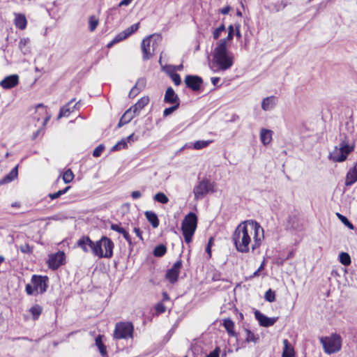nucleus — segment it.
<instances>
[{
  "label": "nucleus",
  "mask_w": 357,
  "mask_h": 357,
  "mask_svg": "<svg viewBox=\"0 0 357 357\" xmlns=\"http://www.w3.org/2000/svg\"><path fill=\"white\" fill-rule=\"evenodd\" d=\"M212 56L211 68L215 73L225 71L234 64V54L229 51L227 45H225V40L217 43Z\"/></svg>",
  "instance_id": "f03ea898"
},
{
  "label": "nucleus",
  "mask_w": 357,
  "mask_h": 357,
  "mask_svg": "<svg viewBox=\"0 0 357 357\" xmlns=\"http://www.w3.org/2000/svg\"><path fill=\"white\" fill-rule=\"evenodd\" d=\"M145 217L149 223L152 225L153 228H156L159 225V220L158 215L155 213L147 211L144 213Z\"/></svg>",
  "instance_id": "cd10ccee"
},
{
  "label": "nucleus",
  "mask_w": 357,
  "mask_h": 357,
  "mask_svg": "<svg viewBox=\"0 0 357 357\" xmlns=\"http://www.w3.org/2000/svg\"><path fill=\"white\" fill-rule=\"evenodd\" d=\"M137 114L134 112V110L130 107L121 116L123 120H125L126 122L129 123L136 115Z\"/></svg>",
  "instance_id": "58836bf2"
},
{
  "label": "nucleus",
  "mask_w": 357,
  "mask_h": 357,
  "mask_svg": "<svg viewBox=\"0 0 357 357\" xmlns=\"http://www.w3.org/2000/svg\"><path fill=\"white\" fill-rule=\"evenodd\" d=\"M220 351V348L216 347L213 351L210 352V354L206 357H219Z\"/></svg>",
  "instance_id": "864d4df0"
},
{
  "label": "nucleus",
  "mask_w": 357,
  "mask_h": 357,
  "mask_svg": "<svg viewBox=\"0 0 357 357\" xmlns=\"http://www.w3.org/2000/svg\"><path fill=\"white\" fill-rule=\"evenodd\" d=\"M141 49L143 54V60L146 61L152 56L153 53L151 51V36L146 37L142 40Z\"/></svg>",
  "instance_id": "dca6fc26"
},
{
  "label": "nucleus",
  "mask_w": 357,
  "mask_h": 357,
  "mask_svg": "<svg viewBox=\"0 0 357 357\" xmlns=\"http://www.w3.org/2000/svg\"><path fill=\"white\" fill-rule=\"evenodd\" d=\"M166 252H167L166 246L163 244H160L154 248V250L153 251V254L155 257H161L163 255H165Z\"/></svg>",
  "instance_id": "72a5a7b5"
},
{
  "label": "nucleus",
  "mask_w": 357,
  "mask_h": 357,
  "mask_svg": "<svg viewBox=\"0 0 357 357\" xmlns=\"http://www.w3.org/2000/svg\"><path fill=\"white\" fill-rule=\"evenodd\" d=\"M283 344H284V348H283L282 357H294L295 356L294 349L293 347L291 346V344L288 341V340L284 339L283 340Z\"/></svg>",
  "instance_id": "393cba45"
},
{
  "label": "nucleus",
  "mask_w": 357,
  "mask_h": 357,
  "mask_svg": "<svg viewBox=\"0 0 357 357\" xmlns=\"http://www.w3.org/2000/svg\"><path fill=\"white\" fill-rule=\"evenodd\" d=\"M236 36L238 38L241 37V31H240V24H238L236 25Z\"/></svg>",
  "instance_id": "0e129e2a"
},
{
  "label": "nucleus",
  "mask_w": 357,
  "mask_h": 357,
  "mask_svg": "<svg viewBox=\"0 0 357 357\" xmlns=\"http://www.w3.org/2000/svg\"><path fill=\"white\" fill-rule=\"evenodd\" d=\"M211 80L212 84L214 86H216L220 81V77H211Z\"/></svg>",
  "instance_id": "69168bd1"
},
{
  "label": "nucleus",
  "mask_w": 357,
  "mask_h": 357,
  "mask_svg": "<svg viewBox=\"0 0 357 357\" xmlns=\"http://www.w3.org/2000/svg\"><path fill=\"white\" fill-rule=\"evenodd\" d=\"M340 261L344 266H349L351 264V257L347 252H341L339 255Z\"/></svg>",
  "instance_id": "c9c22d12"
},
{
  "label": "nucleus",
  "mask_w": 357,
  "mask_h": 357,
  "mask_svg": "<svg viewBox=\"0 0 357 357\" xmlns=\"http://www.w3.org/2000/svg\"><path fill=\"white\" fill-rule=\"evenodd\" d=\"M75 99H72L70 100L67 104H66L64 106H63L59 112L58 118L60 119L63 116H68L70 113L74 112V110L79 109V102H77L74 105L73 107H70L71 104L73 102Z\"/></svg>",
  "instance_id": "6ab92c4d"
},
{
  "label": "nucleus",
  "mask_w": 357,
  "mask_h": 357,
  "mask_svg": "<svg viewBox=\"0 0 357 357\" xmlns=\"http://www.w3.org/2000/svg\"><path fill=\"white\" fill-rule=\"evenodd\" d=\"M70 188V186H67L65 188H63V190H60L59 191L61 193V195L66 194Z\"/></svg>",
  "instance_id": "774afa93"
},
{
  "label": "nucleus",
  "mask_w": 357,
  "mask_h": 357,
  "mask_svg": "<svg viewBox=\"0 0 357 357\" xmlns=\"http://www.w3.org/2000/svg\"><path fill=\"white\" fill-rule=\"evenodd\" d=\"M134 326L131 322L117 323L114 331V338L116 340L127 339L133 337Z\"/></svg>",
  "instance_id": "423d86ee"
},
{
  "label": "nucleus",
  "mask_w": 357,
  "mask_h": 357,
  "mask_svg": "<svg viewBox=\"0 0 357 357\" xmlns=\"http://www.w3.org/2000/svg\"><path fill=\"white\" fill-rule=\"evenodd\" d=\"M179 104L173 105L172 107L165 109V110L163 111V116L166 117L170 115L172 113L176 111L179 107Z\"/></svg>",
  "instance_id": "de8ad7c7"
},
{
  "label": "nucleus",
  "mask_w": 357,
  "mask_h": 357,
  "mask_svg": "<svg viewBox=\"0 0 357 357\" xmlns=\"http://www.w3.org/2000/svg\"><path fill=\"white\" fill-rule=\"evenodd\" d=\"M48 278L47 276L33 275L31 282L34 286L36 294H43L47 291Z\"/></svg>",
  "instance_id": "9d476101"
},
{
  "label": "nucleus",
  "mask_w": 357,
  "mask_h": 357,
  "mask_svg": "<svg viewBox=\"0 0 357 357\" xmlns=\"http://www.w3.org/2000/svg\"><path fill=\"white\" fill-rule=\"evenodd\" d=\"M166 68L176 69L178 70H181L183 69V66L182 64H180L177 66H166L163 67V70H165Z\"/></svg>",
  "instance_id": "680f3d73"
},
{
  "label": "nucleus",
  "mask_w": 357,
  "mask_h": 357,
  "mask_svg": "<svg viewBox=\"0 0 357 357\" xmlns=\"http://www.w3.org/2000/svg\"><path fill=\"white\" fill-rule=\"evenodd\" d=\"M17 175L18 165L13 168V169L7 175H6L2 179L0 180V185L10 183L17 177Z\"/></svg>",
  "instance_id": "412c9836"
},
{
  "label": "nucleus",
  "mask_w": 357,
  "mask_h": 357,
  "mask_svg": "<svg viewBox=\"0 0 357 357\" xmlns=\"http://www.w3.org/2000/svg\"><path fill=\"white\" fill-rule=\"evenodd\" d=\"M20 250L23 253L29 254L32 252V248L26 243L20 246Z\"/></svg>",
  "instance_id": "3c124183"
},
{
  "label": "nucleus",
  "mask_w": 357,
  "mask_h": 357,
  "mask_svg": "<svg viewBox=\"0 0 357 357\" xmlns=\"http://www.w3.org/2000/svg\"><path fill=\"white\" fill-rule=\"evenodd\" d=\"M73 178H74V174L70 169L66 170L63 174V180L65 183H69L70 182H71L73 181Z\"/></svg>",
  "instance_id": "79ce46f5"
},
{
  "label": "nucleus",
  "mask_w": 357,
  "mask_h": 357,
  "mask_svg": "<svg viewBox=\"0 0 357 357\" xmlns=\"http://www.w3.org/2000/svg\"><path fill=\"white\" fill-rule=\"evenodd\" d=\"M110 228L112 230L117 231L119 234H121L123 235V238L126 240V241L128 243V244L130 245H131L132 244L131 237H130L129 233L125 229L120 227L117 224H112Z\"/></svg>",
  "instance_id": "5701e85b"
},
{
  "label": "nucleus",
  "mask_w": 357,
  "mask_h": 357,
  "mask_svg": "<svg viewBox=\"0 0 357 357\" xmlns=\"http://www.w3.org/2000/svg\"><path fill=\"white\" fill-rule=\"evenodd\" d=\"M211 142L212 141L211 140H198L194 143L193 148L196 150H199L208 146Z\"/></svg>",
  "instance_id": "e433bc0d"
},
{
  "label": "nucleus",
  "mask_w": 357,
  "mask_h": 357,
  "mask_svg": "<svg viewBox=\"0 0 357 357\" xmlns=\"http://www.w3.org/2000/svg\"><path fill=\"white\" fill-rule=\"evenodd\" d=\"M234 34V26L230 24L228 27V35L227 38L220 39V40H225V45H227L228 41H230L233 39Z\"/></svg>",
  "instance_id": "a19ab883"
},
{
  "label": "nucleus",
  "mask_w": 357,
  "mask_h": 357,
  "mask_svg": "<svg viewBox=\"0 0 357 357\" xmlns=\"http://www.w3.org/2000/svg\"><path fill=\"white\" fill-rule=\"evenodd\" d=\"M29 43H30V40L29 38H21L20 40L19 48L24 54H26L30 52V48L29 46Z\"/></svg>",
  "instance_id": "2f4dec72"
},
{
  "label": "nucleus",
  "mask_w": 357,
  "mask_h": 357,
  "mask_svg": "<svg viewBox=\"0 0 357 357\" xmlns=\"http://www.w3.org/2000/svg\"><path fill=\"white\" fill-rule=\"evenodd\" d=\"M19 83V77L17 75H11L6 77L1 82L0 85L6 89H11Z\"/></svg>",
  "instance_id": "a211bd4d"
},
{
  "label": "nucleus",
  "mask_w": 357,
  "mask_h": 357,
  "mask_svg": "<svg viewBox=\"0 0 357 357\" xmlns=\"http://www.w3.org/2000/svg\"><path fill=\"white\" fill-rule=\"evenodd\" d=\"M65 259V255L63 252H58L56 254L50 255L48 259L49 267L53 270L57 269Z\"/></svg>",
  "instance_id": "4468645a"
},
{
  "label": "nucleus",
  "mask_w": 357,
  "mask_h": 357,
  "mask_svg": "<svg viewBox=\"0 0 357 357\" xmlns=\"http://www.w3.org/2000/svg\"><path fill=\"white\" fill-rule=\"evenodd\" d=\"M100 245V252L103 256H100L99 253L98 255H94L95 256H97L99 258L107 259H109L113 256V249L114 245L110 238H107V236H102L99 241L96 242L95 245Z\"/></svg>",
  "instance_id": "0eeeda50"
},
{
  "label": "nucleus",
  "mask_w": 357,
  "mask_h": 357,
  "mask_svg": "<svg viewBox=\"0 0 357 357\" xmlns=\"http://www.w3.org/2000/svg\"><path fill=\"white\" fill-rule=\"evenodd\" d=\"M105 149V146L103 144H100L98 145L94 150H93V155L96 158L97 157H99L102 152L104 151Z\"/></svg>",
  "instance_id": "8fccbe9b"
},
{
  "label": "nucleus",
  "mask_w": 357,
  "mask_h": 357,
  "mask_svg": "<svg viewBox=\"0 0 357 357\" xmlns=\"http://www.w3.org/2000/svg\"><path fill=\"white\" fill-rule=\"evenodd\" d=\"M255 233L252 250L259 248L261 245V237L264 236V229L255 220H248L240 223L232 235V240L236 250L242 253L249 252L251 238L250 234Z\"/></svg>",
  "instance_id": "f257e3e1"
},
{
  "label": "nucleus",
  "mask_w": 357,
  "mask_h": 357,
  "mask_svg": "<svg viewBox=\"0 0 357 357\" xmlns=\"http://www.w3.org/2000/svg\"><path fill=\"white\" fill-rule=\"evenodd\" d=\"M96 345L98 348V350L102 357L107 356V348L102 342V335H98L95 340Z\"/></svg>",
  "instance_id": "7c9ffc66"
},
{
  "label": "nucleus",
  "mask_w": 357,
  "mask_h": 357,
  "mask_svg": "<svg viewBox=\"0 0 357 357\" xmlns=\"http://www.w3.org/2000/svg\"><path fill=\"white\" fill-rule=\"evenodd\" d=\"M246 333L245 342H254L256 343L259 340L258 335H255L250 329L245 328Z\"/></svg>",
  "instance_id": "f704fd0d"
},
{
  "label": "nucleus",
  "mask_w": 357,
  "mask_h": 357,
  "mask_svg": "<svg viewBox=\"0 0 357 357\" xmlns=\"http://www.w3.org/2000/svg\"><path fill=\"white\" fill-rule=\"evenodd\" d=\"M222 326H224L229 336H237V334L234 331V322L230 318L223 319Z\"/></svg>",
  "instance_id": "4be33fe9"
},
{
  "label": "nucleus",
  "mask_w": 357,
  "mask_h": 357,
  "mask_svg": "<svg viewBox=\"0 0 357 357\" xmlns=\"http://www.w3.org/2000/svg\"><path fill=\"white\" fill-rule=\"evenodd\" d=\"M197 216L193 212H190L186 215L181 223V230L187 243L192 241V236L197 227Z\"/></svg>",
  "instance_id": "7ed1b4c3"
},
{
  "label": "nucleus",
  "mask_w": 357,
  "mask_h": 357,
  "mask_svg": "<svg viewBox=\"0 0 357 357\" xmlns=\"http://www.w3.org/2000/svg\"><path fill=\"white\" fill-rule=\"evenodd\" d=\"M126 123H128L126 122L125 120H123V118L121 117L120 121H119V122L118 123V127L121 128V126H123V125H125Z\"/></svg>",
  "instance_id": "338daca9"
},
{
  "label": "nucleus",
  "mask_w": 357,
  "mask_h": 357,
  "mask_svg": "<svg viewBox=\"0 0 357 357\" xmlns=\"http://www.w3.org/2000/svg\"><path fill=\"white\" fill-rule=\"evenodd\" d=\"M275 97L274 96H270L267 97L266 98H264L261 102V108L264 111H270L275 105V102H274Z\"/></svg>",
  "instance_id": "c756f323"
},
{
  "label": "nucleus",
  "mask_w": 357,
  "mask_h": 357,
  "mask_svg": "<svg viewBox=\"0 0 357 357\" xmlns=\"http://www.w3.org/2000/svg\"><path fill=\"white\" fill-rule=\"evenodd\" d=\"M154 200L161 204H167L169 202V198L163 192H158L154 195Z\"/></svg>",
  "instance_id": "4c0bfd02"
},
{
  "label": "nucleus",
  "mask_w": 357,
  "mask_h": 357,
  "mask_svg": "<svg viewBox=\"0 0 357 357\" xmlns=\"http://www.w3.org/2000/svg\"><path fill=\"white\" fill-rule=\"evenodd\" d=\"M182 267V261L177 260L172 266L168 269L165 274V278L171 283L174 284L178 281L181 268Z\"/></svg>",
  "instance_id": "1a4fd4ad"
},
{
  "label": "nucleus",
  "mask_w": 357,
  "mask_h": 357,
  "mask_svg": "<svg viewBox=\"0 0 357 357\" xmlns=\"http://www.w3.org/2000/svg\"><path fill=\"white\" fill-rule=\"evenodd\" d=\"M255 317L259 321V325L263 327L272 326L278 320V317H268L259 310H255Z\"/></svg>",
  "instance_id": "ddd939ff"
},
{
  "label": "nucleus",
  "mask_w": 357,
  "mask_h": 357,
  "mask_svg": "<svg viewBox=\"0 0 357 357\" xmlns=\"http://www.w3.org/2000/svg\"><path fill=\"white\" fill-rule=\"evenodd\" d=\"M96 242H93L88 236H82L77 242V247L80 248L84 252H88L91 250L93 255H98L103 256L100 252L99 245H96Z\"/></svg>",
  "instance_id": "6e6552de"
},
{
  "label": "nucleus",
  "mask_w": 357,
  "mask_h": 357,
  "mask_svg": "<svg viewBox=\"0 0 357 357\" xmlns=\"http://www.w3.org/2000/svg\"><path fill=\"white\" fill-rule=\"evenodd\" d=\"M320 342L324 351L328 354L337 353L342 348V337L337 333L332 334L330 337H321Z\"/></svg>",
  "instance_id": "39448f33"
},
{
  "label": "nucleus",
  "mask_w": 357,
  "mask_h": 357,
  "mask_svg": "<svg viewBox=\"0 0 357 357\" xmlns=\"http://www.w3.org/2000/svg\"><path fill=\"white\" fill-rule=\"evenodd\" d=\"M203 82V79L198 75H187L185 77L186 86L194 91H199Z\"/></svg>",
  "instance_id": "f8f14e48"
},
{
  "label": "nucleus",
  "mask_w": 357,
  "mask_h": 357,
  "mask_svg": "<svg viewBox=\"0 0 357 357\" xmlns=\"http://www.w3.org/2000/svg\"><path fill=\"white\" fill-rule=\"evenodd\" d=\"M164 102L172 105H180L178 95L172 87H168L165 91Z\"/></svg>",
  "instance_id": "f3484780"
},
{
  "label": "nucleus",
  "mask_w": 357,
  "mask_h": 357,
  "mask_svg": "<svg viewBox=\"0 0 357 357\" xmlns=\"http://www.w3.org/2000/svg\"><path fill=\"white\" fill-rule=\"evenodd\" d=\"M141 196H142V194H141V192H140L139 191H138V190L133 191V192H132V193H131V197H132V199H139V198H140V197H141Z\"/></svg>",
  "instance_id": "13d9d810"
},
{
  "label": "nucleus",
  "mask_w": 357,
  "mask_h": 357,
  "mask_svg": "<svg viewBox=\"0 0 357 357\" xmlns=\"http://www.w3.org/2000/svg\"><path fill=\"white\" fill-rule=\"evenodd\" d=\"M146 84V80L144 78H140L137 80L135 85L131 89L129 93L130 98L135 97L139 91L144 87Z\"/></svg>",
  "instance_id": "b1692460"
},
{
  "label": "nucleus",
  "mask_w": 357,
  "mask_h": 357,
  "mask_svg": "<svg viewBox=\"0 0 357 357\" xmlns=\"http://www.w3.org/2000/svg\"><path fill=\"white\" fill-rule=\"evenodd\" d=\"M126 146H127L126 139H124V138H123L112 148V151H119V150H121V149L126 148Z\"/></svg>",
  "instance_id": "c03bdc74"
},
{
  "label": "nucleus",
  "mask_w": 357,
  "mask_h": 357,
  "mask_svg": "<svg viewBox=\"0 0 357 357\" xmlns=\"http://www.w3.org/2000/svg\"><path fill=\"white\" fill-rule=\"evenodd\" d=\"M354 149L353 145H349L343 140L339 146H335L334 150L329 153L328 158L335 162H342L347 158L348 155Z\"/></svg>",
  "instance_id": "20e7f679"
},
{
  "label": "nucleus",
  "mask_w": 357,
  "mask_h": 357,
  "mask_svg": "<svg viewBox=\"0 0 357 357\" xmlns=\"http://www.w3.org/2000/svg\"><path fill=\"white\" fill-rule=\"evenodd\" d=\"M15 25L17 28H18L20 30H24L26 27L27 21L26 19V17L23 14H15Z\"/></svg>",
  "instance_id": "bb28decb"
},
{
  "label": "nucleus",
  "mask_w": 357,
  "mask_h": 357,
  "mask_svg": "<svg viewBox=\"0 0 357 357\" xmlns=\"http://www.w3.org/2000/svg\"><path fill=\"white\" fill-rule=\"evenodd\" d=\"M132 0H122L119 3V7H121V6H128L129 5L131 1Z\"/></svg>",
  "instance_id": "e2e57ef3"
},
{
  "label": "nucleus",
  "mask_w": 357,
  "mask_h": 357,
  "mask_svg": "<svg viewBox=\"0 0 357 357\" xmlns=\"http://www.w3.org/2000/svg\"><path fill=\"white\" fill-rule=\"evenodd\" d=\"M137 137H135V135L132 133L131 135H130L128 137L124 138V139H126V142H134L135 140H137Z\"/></svg>",
  "instance_id": "bf43d9fd"
},
{
  "label": "nucleus",
  "mask_w": 357,
  "mask_h": 357,
  "mask_svg": "<svg viewBox=\"0 0 357 357\" xmlns=\"http://www.w3.org/2000/svg\"><path fill=\"white\" fill-rule=\"evenodd\" d=\"M211 183L208 180H203L194 188L193 192L196 199L202 198L211 189Z\"/></svg>",
  "instance_id": "9b49d317"
},
{
  "label": "nucleus",
  "mask_w": 357,
  "mask_h": 357,
  "mask_svg": "<svg viewBox=\"0 0 357 357\" xmlns=\"http://www.w3.org/2000/svg\"><path fill=\"white\" fill-rule=\"evenodd\" d=\"M139 27V23H136L128 27L126 29L123 31L122 32L119 33L114 37V42L119 43L125 39H126L128 37H129L130 35H132L133 33L137 31V29Z\"/></svg>",
  "instance_id": "2eb2a0df"
},
{
  "label": "nucleus",
  "mask_w": 357,
  "mask_h": 357,
  "mask_svg": "<svg viewBox=\"0 0 357 357\" xmlns=\"http://www.w3.org/2000/svg\"><path fill=\"white\" fill-rule=\"evenodd\" d=\"M98 24V20L94 17L91 16L89 18V29L90 31H94Z\"/></svg>",
  "instance_id": "09e8293b"
},
{
  "label": "nucleus",
  "mask_w": 357,
  "mask_h": 357,
  "mask_svg": "<svg viewBox=\"0 0 357 357\" xmlns=\"http://www.w3.org/2000/svg\"><path fill=\"white\" fill-rule=\"evenodd\" d=\"M357 181V163L350 169L346 175L345 185L351 186Z\"/></svg>",
  "instance_id": "aec40b11"
},
{
  "label": "nucleus",
  "mask_w": 357,
  "mask_h": 357,
  "mask_svg": "<svg viewBox=\"0 0 357 357\" xmlns=\"http://www.w3.org/2000/svg\"><path fill=\"white\" fill-rule=\"evenodd\" d=\"M149 102V97H142L131 108L134 110V112L138 114L141 109L148 105Z\"/></svg>",
  "instance_id": "c85d7f7f"
},
{
  "label": "nucleus",
  "mask_w": 357,
  "mask_h": 357,
  "mask_svg": "<svg viewBox=\"0 0 357 357\" xmlns=\"http://www.w3.org/2000/svg\"><path fill=\"white\" fill-rule=\"evenodd\" d=\"M26 292L28 295H33L36 294V291L35 290L34 286L31 284H27L25 288Z\"/></svg>",
  "instance_id": "603ef678"
},
{
  "label": "nucleus",
  "mask_w": 357,
  "mask_h": 357,
  "mask_svg": "<svg viewBox=\"0 0 357 357\" xmlns=\"http://www.w3.org/2000/svg\"><path fill=\"white\" fill-rule=\"evenodd\" d=\"M43 311V307L39 305H33L30 310L29 312L32 315L33 319L36 320L38 319L40 315L41 314Z\"/></svg>",
  "instance_id": "473e14b6"
},
{
  "label": "nucleus",
  "mask_w": 357,
  "mask_h": 357,
  "mask_svg": "<svg viewBox=\"0 0 357 357\" xmlns=\"http://www.w3.org/2000/svg\"><path fill=\"white\" fill-rule=\"evenodd\" d=\"M49 197L51 199H57L59 197H60L61 196V193L60 192V191H57L56 192H54V193H50L49 194Z\"/></svg>",
  "instance_id": "6e6d98bb"
},
{
  "label": "nucleus",
  "mask_w": 357,
  "mask_h": 357,
  "mask_svg": "<svg viewBox=\"0 0 357 357\" xmlns=\"http://www.w3.org/2000/svg\"><path fill=\"white\" fill-rule=\"evenodd\" d=\"M272 131L262 128L260 131V140L264 145H268L272 140Z\"/></svg>",
  "instance_id": "a878e982"
},
{
  "label": "nucleus",
  "mask_w": 357,
  "mask_h": 357,
  "mask_svg": "<svg viewBox=\"0 0 357 357\" xmlns=\"http://www.w3.org/2000/svg\"><path fill=\"white\" fill-rule=\"evenodd\" d=\"M167 73L169 74L172 81L174 82V84L176 85V86H178L181 84V77L180 75L178 74V73H169L168 71H167Z\"/></svg>",
  "instance_id": "49530a36"
},
{
  "label": "nucleus",
  "mask_w": 357,
  "mask_h": 357,
  "mask_svg": "<svg viewBox=\"0 0 357 357\" xmlns=\"http://www.w3.org/2000/svg\"><path fill=\"white\" fill-rule=\"evenodd\" d=\"M231 10V7L229 6H225L220 10V13L223 15H227Z\"/></svg>",
  "instance_id": "052dcab7"
},
{
  "label": "nucleus",
  "mask_w": 357,
  "mask_h": 357,
  "mask_svg": "<svg viewBox=\"0 0 357 357\" xmlns=\"http://www.w3.org/2000/svg\"><path fill=\"white\" fill-rule=\"evenodd\" d=\"M337 218H339V220L345 225L347 226L348 228H349L350 229H354V225L348 220V218L339 213H337Z\"/></svg>",
  "instance_id": "ea45409f"
},
{
  "label": "nucleus",
  "mask_w": 357,
  "mask_h": 357,
  "mask_svg": "<svg viewBox=\"0 0 357 357\" xmlns=\"http://www.w3.org/2000/svg\"><path fill=\"white\" fill-rule=\"evenodd\" d=\"M133 231L136 234L137 236L139 237L140 240L143 241L142 232L140 229L139 227H135Z\"/></svg>",
  "instance_id": "4d7b16f0"
},
{
  "label": "nucleus",
  "mask_w": 357,
  "mask_h": 357,
  "mask_svg": "<svg viewBox=\"0 0 357 357\" xmlns=\"http://www.w3.org/2000/svg\"><path fill=\"white\" fill-rule=\"evenodd\" d=\"M155 310L158 313H163L165 311V307L162 303H159L155 307Z\"/></svg>",
  "instance_id": "5fc2aeb1"
},
{
  "label": "nucleus",
  "mask_w": 357,
  "mask_h": 357,
  "mask_svg": "<svg viewBox=\"0 0 357 357\" xmlns=\"http://www.w3.org/2000/svg\"><path fill=\"white\" fill-rule=\"evenodd\" d=\"M225 31V26L224 24H222L219 27L215 29L213 32V37L215 40H217L220 36V34L222 31Z\"/></svg>",
  "instance_id": "a18cd8bd"
},
{
  "label": "nucleus",
  "mask_w": 357,
  "mask_h": 357,
  "mask_svg": "<svg viewBox=\"0 0 357 357\" xmlns=\"http://www.w3.org/2000/svg\"><path fill=\"white\" fill-rule=\"evenodd\" d=\"M264 298L266 301L272 303L275 301V291H273L271 289H269L268 291H266L264 295Z\"/></svg>",
  "instance_id": "37998d69"
}]
</instances>
